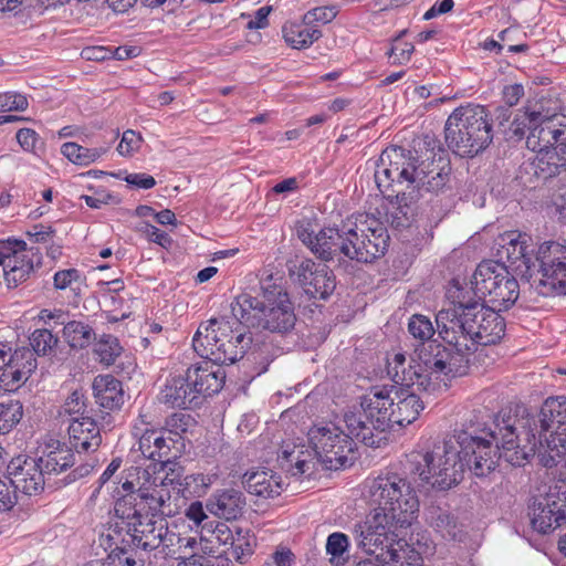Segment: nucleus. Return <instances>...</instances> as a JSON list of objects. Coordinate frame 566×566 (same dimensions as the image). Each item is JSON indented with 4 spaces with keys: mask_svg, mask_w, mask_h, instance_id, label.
Listing matches in <instances>:
<instances>
[{
    "mask_svg": "<svg viewBox=\"0 0 566 566\" xmlns=\"http://www.w3.org/2000/svg\"><path fill=\"white\" fill-rule=\"evenodd\" d=\"M489 310L479 302H458L449 308H443L436 315V324L439 336L448 344L430 343L419 352L422 364L410 365L405 368V355L396 354L394 377L403 385H418L424 389H431L433 381L431 374L446 377H460L468 373L469 356L473 350V340L476 336V327H480L481 313Z\"/></svg>",
    "mask_w": 566,
    "mask_h": 566,
    "instance_id": "obj_1",
    "label": "nucleus"
},
{
    "mask_svg": "<svg viewBox=\"0 0 566 566\" xmlns=\"http://www.w3.org/2000/svg\"><path fill=\"white\" fill-rule=\"evenodd\" d=\"M396 356L388 364V375L392 381L400 386L373 388L360 403L361 410L349 411L344 415L343 422L349 431L367 447L379 448L387 441L386 431L394 424L406 426L412 423L423 410L424 403L418 392H432L440 387V376L423 370L430 375L433 381L431 389H424L418 385H403L396 381L394 367Z\"/></svg>",
    "mask_w": 566,
    "mask_h": 566,
    "instance_id": "obj_2",
    "label": "nucleus"
},
{
    "mask_svg": "<svg viewBox=\"0 0 566 566\" xmlns=\"http://www.w3.org/2000/svg\"><path fill=\"white\" fill-rule=\"evenodd\" d=\"M297 237L319 260L373 262L385 254L389 235L384 224L368 214H359L356 221L347 220L340 227H326L315 231L312 223L301 222Z\"/></svg>",
    "mask_w": 566,
    "mask_h": 566,
    "instance_id": "obj_3",
    "label": "nucleus"
},
{
    "mask_svg": "<svg viewBox=\"0 0 566 566\" xmlns=\"http://www.w3.org/2000/svg\"><path fill=\"white\" fill-rule=\"evenodd\" d=\"M459 447L465 464L476 476H486L495 470L501 459L513 467L506 452H516L524 444V437L516 418L497 416L491 424L483 427L471 424L458 434Z\"/></svg>",
    "mask_w": 566,
    "mask_h": 566,
    "instance_id": "obj_4",
    "label": "nucleus"
},
{
    "mask_svg": "<svg viewBox=\"0 0 566 566\" xmlns=\"http://www.w3.org/2000/svg\"><path fill=\"white\" fill-rule=\"evenodd\" d=\"M524 444L516 452H506L513 463H524L538 452L546 468L554 467L566 454V397L547 398L537 416L516 418Z\"/></svg>",
    "mask_w": 566,
    "mask_h": 566,
    "instance_id": "obj_5",
    "label": "nucleus"
},
{
    "mask_svg": "<svg viewBox=\"0 0 566 566\" xmlns=\"http://www.w3.org/2000/svg\"><path fill=\"white\" fill-rule=\"evenodd\" d=\"M451 165L442 156L421 160L399 146L386 148L378 160L375 170V182L384 192L392 182H407L412 189L438 193L442 191L450 180Z\"/></svg>",
    "mask_w": 566,
    "mask_h": 566,
    "instance_id": "obj_6",
    "label": "nucleus"
},
{
    "mask_svg": "<svg viewBox=\"0 0 566 566\" xmlns=\"http://www.w3.org/2000/svg\"><path fill=\"white\" fill-rule=\"evenodd\" d=\"M259 296L240 294L231 302L232 315L248 327L276 334L290 333L296 323L294 304L272 275L261 280Z\"/></svg>",
    "mask_w": 566,
    "mask_h": 566,
    "instance_id": "obj_7",
    "label": "nucleus"
},
{
    "mask_svg": "<svg viewBox=\"0 0 566 566\" xmlns=\"http://www.w3.org/2000/svg\"><path fill=\"white\" fill-rule=\"evenodd\" d=\"M233 318H211L201 323L192 338L195 352L218 365H229L241 359L250 348L252 337L243 331L244 324Z\"/></svg>",
    "mask_w": 566,
    "mask_h": 566,
    "instance_id": "obj_8",
    "label": "nucleus"
},
{
    "mask_svg": "<svg viewBox=\"0 0 566 566\" xmlns=\"http://www.w3.org/2000/svg\"><path fill=\"white\" fill-rule=\"evenodd\" d=\"M448 147L460 157H474L493 140L492 119L482 105L468 104L455 108L444 125Z\"/></svg>",
    "mask_w": 566,
    "mask_h": 566,
    "instance_id": "obj_9",
    "label": "nucleus"
},
{
    "mask_svg": "<svg viewBox=\"0 0 566 566\" xmlns=\"http://www.w3.org/2000/svg\"><path fill=\"white\" fill-rule=\"evenodd\" d=\"M410 472L433 489L448 490L463 479L465 464L458 437L433 443L424 453L410 454Z\"/></svg>",
    "mask_w": 566,
    "mask_h": 566,
    "instance_id": "obj_10",
    "label": "nucleus"
},
{
    "mask_svg": "<svg viewBox=\"0 0 566 566\" xmlns=\"http://www.w3.org/2000/svg\"><path fill=\"white\" fill-rule=\"evenodd\" d=\"M368 495L394 525L408 528L418 517L419 500L410 482L398 474L379 475L368 484Z\"/></svg>",
    "mask_w": 566,
    "mask_h": 566,
    "instance_id": "obj_11",
    "label": "nucleus"
},
{
    "mask_svg": "<svg viewBox=\"0 0 566 566\" xmlns=\"http://www.w3.org/2000/svg\"><path fill=\"white\" fill-rule=\"evenodd\" d=\"M135 479L137 482V496L139 501L136 502L134 509H130L127 514L132 518H158L165 517L170 514V510L166 512L169 506L170 491L169 485L182 484L181 481H176L175 476L169 473H160L157 471V464H149L146 468L135 469Z\"/></svg>",
    "mask_w": 566,
    "mask_h": 566,
    "instance_id": "obj_12",
    "label": "nucleus"
},
{
    "mask_svg": "<svg viewBox=\"0 0 566 566\" xmlns=\"http://www.w3.org/2000/svg\"><path fill=\"white\" fill-rule=\"evenodd\" d=\"M471 285L475 296L491 303L497 311L509 308L520 295L518 282L507 265L497 261L481 262L472 275Z\"/></svg>",
    "mask_w": 566,
    "mask_h": 566,
    "instance_id": "obj_13",
    "label": "nucleus"
},
{
    "mask_svg": "<svg viewBox=\"0 0 566 566\" xmlns=\"http://www.w3.org/2000/svg\"><path fill=\"white\" fill-rule=\"evenodd\" d=\"M347 433L337 426L314 427L310 430V441L314 455L328 470H338L353 463L357 439L346 427Z\"/></svg>",
    "mask_w": 566,
    "mask_h": 566,
    "instance_id": "obj_14",
    "label": "nucleus"
},
{
    "mask_svg": "<svg viewBox=\"0 0 566 566\" xmlns=\"http://www.w3.org/2000/svg\"><path fill=\"white\" fill-rule=\"evenodd\" d=\"M123 523H126V535L123 544L133 545L136 549L150 552L161 547L165 555L175 554V544L179 542L177 534L169 531L165 517L132 518L130 514L122 512Z\"/></svg>",
    "mask_w": 566,
    "mask_h": 566,
    "instance_id": "obj_15",
    "label": "nucleus"
},
{
    "mask_svg": "<svg viewBox=\"0 0 566 566\" xmlns=\"http://www.w3.org/2000/svg\"><path fill=\"white\" fill-rule=\"evenodd\" d=\"M536 269L531 281L537 283L542 295L566 294V247L557 242H545L535 254Z\"/></svg>",
    "mask_w": 566,
    "mask_h": 566,
    "instance_id": "obj_16",
    "label": "nucleus"
},
{
    "mask_svg": "<svg viewBox=\"0 0 566 566\" xmlns=\"http://www.w3.org/2000/svg\"><path fill=\"white\" fill-rule=\"evenodd\" d=\"M531 525L541 534H548L566 523V481L548 486L545 494L533 499L530 505Z\"/></svg>",
    "mask_w": 566,
    "mask_h": 566,
    "instance_id": "obj_17",
    "label": "nucleus"
},
{
    "mask_svg": "<svg viewBox=\"0 0 566 566\" xmlns=\"http://www.w3.org/2000/svg\"><path fill=\"white\" fill-rule=\"evenodd\" d=\"M402 530L406 527L394 525L384 513L373 512L365 523L355 526L354 536L359 548L379 559V554L386 553L387 546L398 539Z\"/></svg>",
    "mask_w": 566,
    "mask_h": 566,
    "instance_id": "obj_18",
    "label": "nucleus"
},
{
    "mask_svg": "<svg viewBox=\"0 0 566 566\" xmlns=\"http://www.w3.org/2000/svg\"><path fill=\"white\" fill-rule=\"evenodd\" d=\"M40 263V256L28 250L22 240H0V266L8 284L17 286L25 281L34 270V263Z\"/></svg>",
    "mask_w": 566,
    "mask_h": 566,
    "instance_id": "obj_19",
    "label": "nucleus"
},
{
    "mask_svg": "<svg viewBox=\"0 0 566 566\" xmlns=\"http://www.w3.org/2000/svg\"><path fill=\"white\" fill-rule=\"evenodd\" d=\"M290 275L312 298L327 300L336 289V276L333 271L308 258L301 260L294 269L290 268Z\"/></svg>",
    "mask_w": 566,
    "mask_h": 566,
    "instance_id": "obj_20",
    "label": "nucleus"
},
{
    "mask_svg": "<svg viewBox=\"0 0 566 566\" xmlns=\"http://www.w3.org/2000/svg\"><path fill=\"white\" fill-rule=\"evenodd\" d=\"M531 242L530 235L516 231L505 232L497 240V256L528 281L533 279L536 269L534 250H530Z\"/></svg>",
    "mask_w": 566,
    "mask_h": 566,
    "instance_id": "obj_21",
    "label": "nucleus"
},
{
    "mask_svg": "<svg viewBox=\"0 0 566 566\" xmlns=\"http://www.w3.org/2000/svg\"><path fill=\"white\" fill-rule=\"evenodd\" d=\"M8 474L19 493L39 495L45 485V475L35 458L19 455L8 464Z\"/></svg>",
    "mask_w": 566,
    "mask_h": 566,
    "instance_id": "obj_22",
    "label": "nucleus"
},
{
    "mask_svg": "<svg viewBox=\"0 0 566 566\" xmlns=\"http://www.w3.org/2000/svg\"><path fill=\"white\" fill-rule=\"evenodd\" d=\"M133 434L138 437L139 451L144 458L151 460L150 464H157V471L160 473H168L166 469L171 464V449L170 443L165 438V431L140 428L138 424H134Z\"/></svg>",
    "mask_w": 566,
    "mask_h": 566,
    "instance_id": "obj_23",
    "label": "nucleus"
},
{
    "mask_svg": "<svg viewBox=\"0 0 566 566\" xmlns=\"http://www.w3.org/2000/svg\"><path fill=\"white\" fill-rule=\"evenodd\" d=\"M221 366L207 359L187 369V379L190 381L196 396H211L222 389L226 373Z\"/></svg>",
    "mask_w": 566,
    "mask_h": 566,
    "instance_id": "obj_24",
    "label": "nucleus"
},
{
    "mask_svg": "<svg viewBox=\"0 0 566 566\" xmlns=\"http://www.w3.org/2000/svg\"><path fill=\"white\" fill-rule=\"evenodd\" d=\"M36 368V359L27 347L14 350L13 358L0 374V387L7 391L17 390Z\"/></svg>",
    "mask_w": 566,
    "mask_h": 566,
    "instance_id": "obj_25",
    "label": "nucleus"
},
{
    "mask_svg": "<svg viewBox=\"0 0 566 566\" xmlns=\"http://www.w3.org/2000/svg\"><path fill=\"white\" fill-rule=\"evenodd\" d=\"M245 505L244 494L234 489L216 491L206 503L209 513L226 521L239 518L243 514Z\"/></svg>",
    "mask_w": 566,
    "mask_h": 566,
    "instance_id": "obj_26",
    "label": "nucleus"
},
{
    "mask_svg": "<svg viewBox=\"0 0 566 566\" xmlns=\"http://www.w3.org/2000/svg\"><path fill=\"white\" fill-rule=\"evenodd\" d=\"M556 119V115L548 116L541 112V120L534 124L526 135V147L535 153L553 150L552 147L565 134L563 129L557 128Z\"/></svg>",
    "mask_w": 566,
    "mask_h": 566,
    "instance_id": "obj_27",
    "label": "nucleus"
},
{
    "mask_svg": "<svg viewBox=\"0 0 566 566\" xmlns=\"http://www.w3.org/2000/svg\"><path fill=\"white\" fill-rule=\"evenodd\" d=\"M525 169L542 181L559 174L560 169L566 170V143L557 144L553 150L537 153Z\"/></svg>",
    "mask_w": 566,
    "mask_h": 566,
    "instance_id": "obj_28",
    "label": "nucleus"
},
{
    "mask_svg": "<svg viewBox=\"0 0 566 566\" xmlns=\"http://www.w3.org/2000/svg\"><path fill=\"white\" fill-rule=\"evenodd\" d=\"M69 437L73 448L82 451H95L102 443L97 423L91 417L72 418Z\"/></svg>",
    "mask_w": 566,
    "mask_h": 566,
    "instance_id": "obj_29",
    "label": "nucleus"
},
{
    "mask_svg": "<svg viewBox=\"0 0 566 566\" xmlns=\"http://www.w3.org/2000/svg\"><path fill=\"white\" fill-rule=\"evenodd\" d=\"M495 307H489L481 313L480 327H476V336L473 348L476 345L489 346L499 343L505 333L504 318Z\"/></svg>",
    "mask_w": 566,
    "mask_h": 566,
    "instance_id": "obj_30",
    "label": "nucleus"
},
{
    "mask_svg": "<svg viewBox=\"0 0 566 566\" xmlns=\"http://www.w3.org/2000/svg\"><path fill=\"white\" fill-rule=\"evenodd\" d=\"M96 402L105 409H116L124 403L122 382L113 376H97L93 381Z\"/></svg>",
    "mask_w": 566,
    "mask_h": 566,
    "instance_id": "obj_31",
    "label": "nucleus"
},
{
    "mask_svg": "<svg viewBox=\"0 0 566 566\" xmlns=\"http://www.w3.org/2000/svg\"><path fill=\"white\" fill-rule=\"evenodd\" d=\"M428 521L430 526L448 541L462 542L465 536L464 526L458 517L440 507L429 510Z\"/></svg>",
    "mask_w": 566,
    "mask_h": 566,
    "instance_id": "obj_32",
    "label": "nucleus"
},
{
    "mask_svg": "<svg viewBox=\"0 0 566 566\" xmlns=\"http://www.w3.org/2000/svg\"><path fill=\"white\" fill-rule=\"evenodd\" d=\"M242 483L249 493L265 499L280 495L282 491L281 478L268 471L247 472Z\"/></svg>",
    "mask_w": 566,
    "mask_h": 566,
    "instance_id": "obj_33",
    "label": "nucleus"
},
{
    "mask_svg": "<svg viewBox=\"0 0 566 566\" xmlns=\"http://www.w3.org/2000/svg\"><path fill=\"white\" fill-rule=\"evenodd\" d=\"M163 401L171 408H188L197 398L190 381L186 377H174L161 391Z\"/></svg>",
    "mask_w": 566,
    "mask_h": 566,
    "instance_id": "obj_34",
    "label": "nucleus"
},
{
    "mask_svg": "<svg viewBox=\"0 0 566 566\" xmlns=\"http://www.w3.org/2000/svg\"><path fill=\"white\" fill-rule=\"evenodd\" d=\"M285 42L293 49H305L322 36V31L304 20L300 23L286 22L282 28Z\"/></svg>",
    "mask_w": 566,
    "mask_h": 566,
    "instance_id": "obj_35",
    "label": "nucleus"
},
{
    "mask_svg": "<svg viewBox=\"0 0 566 566\" xmlns=\"http://www.w3.org/2000/svg\"><path fill=\"white\" fill-rule=\"evenodd\" d=\"M379 560L392 566H422L420 553L400 536L387 546L386 553L379 554Z\"/></svg>",
    "mask_w": 566,
    "mask_h": 566,
    "instance_id": "obj_36",
    "label": "nucleus"
},
{
    "mask_svg": "<svg viewBox=\"0 0 566 566\" xmlns=\"http://www.w3.org/2000/svg\"><path fill=\"white\" fill-rule=\"evenodd\" d=\"M36 460L44 475L50 476L60 474L73 467L75 455L71 448L65 444H57L55 449L50 450Z\"/></svg>",
    "mask_w": 566,
    "mask_h": 566,
    "instance_id": "obj_37",
    "label": "nucleus"
},
{
    "mask_svg": "<svg viewBox=\"0 0 566 566\" xmlns=\"http://www.w3.org/2000/svg\"><path fill=\"white\" fill-rule=\"evenodd\" d=\"M408 331L412 335L413 338L419 339L421 342V346L416 350L417 357H419V352L423 346H427L430 343H437L436 340H430L434 335V327L432 322L424 315L415 314L409 318ZM422 364L420 358L418 360L411 359L408 366L405 364V368L409 369L410 365H419Z\"/></svg>",
    "mask_w": 566,
    "mask_h": 566,
    "instance_id": "obj_38",
    "label": "nucleus"
},
{
    "mask_svg": "<svg viewBox=\"0 0 566 566\" xmlns=\"http://www.w3.org/2000/svg\"><path fill=\"white\" fill-rule=\"evenodd\" d=\"M106 148H86L76 143H64L61 147V153L73 164L80 166H88L99 159L105 153Z\"/></svg>",
    "mask_w": 566,
    "mask_h": 566,
    "instance_id": "obj_39",
    "label": "nucleus"
},
{
    "mask_svg": "<svg viewBox=\"0 0 566 566\" xmlns=\"http://www.w3.org/2000/svg\"><path fill=\"white\" fill-rule=\"evenodd\" d=\"M63 337L72 348H85L95 338V333L88 324L72 321L64 325Z\"/></svg>",
    "mask_w": 566,
    "mask_h": 566,
    "instance_id": "obj_40",
    "label": "nucleus"
},
{
    "mask_svg": "<svg viewBox=\"0 0 566 566\" xmlns=\"http://www.w3.org/2000/svg\"><path fill=\"white\" fill-rule=\"evenodd\" d=\"M23 415V405L20 400L0 402V434L10 433L21 422Z\"/></svg>",
    "mask_w": 566,
    "mask_h": 566,
    "instance_id": "obj_41",
    "label": "nucleus"
},
{
    "mask_svg": "<svg viewBox=\"0 0 566 566\" xmlns=\"http://www.w3.org/2000/svg\"><path fill=\"white\" fill-rule=\"evenodd\" d=\"M119 533L114 530V534H108L107 537L113 542L115 547H109L111 553L108 559L114 562V566H143L144 560L136 559L129 554V549H136L133 545L118 543Z\"/></svg>",
    "mask_w": 566,
    "mask_h": 566,
    "instance_id": "obj_42",
    "label": "nucleus"
},
{
    "mask_svg": "<svg viewBox=\"0 0 566 566\" xmlns=\"http://www.w3.org/2000/svg\"><path fill=\"white\" fill-rule=\"evenodd\" d=\"M279 460H281V465L284 467V462L292 463L294 462V468L296 469L293 472V475L304 474L311 470L312 463V452L308 450H303V447H293L289 449V446L282 449L279 454Z\"/></svg>",
    "mask_w": 566,
    "mask_h": 566,
    "instance_id": "obj_43",
    "label": "nucleus"
},
{
    "mask_svg": "<svg viewBox=\"0 0 566 566\" xmlns=\"http://www.w3.org/2000/svg\"><path fill=\"white\" fill-rule=\"evenodd\" d=\"M538 120H541L539 111L517 113L506 133L507 138H515L517 140L522 139L523 137L526 138V135L531 132V128H533L534 124H536Z\"/></svg>",
    "mask_w": 566,
    "mask_h": 566,
    "instance_id": "obj_44",
    "label": "nucleus"
},
{
    "mask_svg": "<svg viewBox=\"0 0 566 566\" xmlns=\"http://www.w3.org/2000/svg\"><path fill=\"white\" fill-rule=\"evenodd\" d=\"M255 539L249 531L240 527L235 528L234 543L231 544L233 558L244 564L254 553Z\"/></svg>",
    "mask_w": 566,
    "mask_h": 566,
    "instance_id": "obj_45",
    "label": "nucleus"
},
{
    "mask_svg": "<svg viewBox=\"0 0 566 566\" xmlns=\"http://www.w3.org/2000/svg\"><path fill=\"white\" fill-rule=\"evenodd\" d=\"M348 537L344 533H333L326 541V553L332 564L343 566L348 559Z\"/></svg>",
    "mask_w": 566,
    "mask_h": 566,
    "instance_id": "obj_46",
    "label": "nucleus"
},
{
    "mask_svg": "<svg viewBox=\"0 0 566 566\" xmlns=\"http://www.w3.org/2000/svg\"><path fill=\"white\" fill-rule=\"evenodd\" d=\"M32 354L46 356L50 355L59 343V338L46 328L35 329L29 337Z\"/></svg>",
    "mask_w": 566,
    "mask_h": 566,
    "instance_id": "obj_47",
    "label": "nucleus"
},
{
    "mask_svg": "<svg viewBox=\"0 0 566 566\" xmlns=\"http://www.w3.org/2000/svg\"><path fill=\"white\" fill-rule=\"evenodd\" d=\"M94 352L102 364L109 366L119 356L122 347L115 336L103 335L96 343Z\"/></svg>",
    "mask_w": 566,
    "mask_h": 566,
    "instance_id": "obj_48",
    "label": "nucleus"
},
{
    "mask_svg": "<svg viewBox=\"0 0 566 566\" xmlns=\"http://www.w3.org/2000/svg\"><path fill=\"white\" fill-rule=\"evenodd\" d=\"M196 427V419L185 412H175L167 417L165 421V430L179 438H182L188 432H192Z\"/></svg>",
    "mask_w": 566,
    "mask_h": 566,
    "instance_id": "obj_49",
    "label": "nucleus"
},
{
    "mask_svg": "<svg viewBox=\"0 0 566 566\" xmlns=\"http://www.w3.org/2000/svg\"><path fill=\"white\" fill-rule=\"evenodd\" d=\"M19 502V491L9 474L0 475V512H10Z\"/></svg>",
    "mask_w": 566,
    "mask_h": 566,
    "instance_id": "obj_50",
    "label": "nucleus"
},
{
    "mask_svg": "<svg viewBox=\"0 0 566 566\" xmlns=\"http://www.w3.org/2000/svg\"><path fill=\"white\" fill-rule=\"evenodd\" d=\"M28 98L17 92H6L0 94V113L22 112L28 108Z\"/></svg>",
    "mask_w": 566,
    "mask_h": 566,
    "instance_id": "obj_51",
    "label": "nucleus"
},
{
    "mask_svg": "<svg viewBox=\"0 0 566 566\" xmlns=\"http://www.w3.org/2000/svg\"><path fill=\"white\" fill-rule=\"evenodd\" d=\"M338 11L335 6L317 7L304 14V21L313 24V22H322L324 24L332 22Z\"/></svg>",
    "mask_w": 566,
    "mask_h": 566,
    "instance_id": "obj_52",
    "label": "nucleus"
},
{
    "mask_svg": "<svg viewBox=\"0 0 566 566\" xmlns=\"http://www.w3.org/2000/svg\"><path fill=\"white\" fill-rule=\"evenodd\" d=\"M15 137L20 146L27 151L38 154L41 148L42 142L36 132L31 128L19 129Z\"/></svg>",
    "mask_w": 566,
    "mask_h": 566,
    "instance_id": "obj_53",
    "label": "nucleus"
},
{
    "mask_svg": "<svg viewBox=\"0 0 566 566\" xmlns=\"http://www.w3.org/2000/svg\"><path fill=\"white\" fill-rule=\"evenodd\" d=\"M415 50V46L411 43L408 42H400V35L395 40V43L390 48V50L387 52L389 57H392L394 64H402L410 60L411 54Z\"/></svg>",
    "mask_w": 566,
    "mask_h": 566,
    "instance_id": "obj_54",
    "label": "nucleus"
},
{
    "mask_svg": "<svg viewBox=\"0 0 566 566\" xmlns=\"http://www.w3.org/2000/svg\"><path fill=\"white\" fill-rule=\"evenodd\" d=\"M86 410V405L84 400V395L78 391H73L71 396L66 399L63 405L64 413H67L72 418H81L84 417Z\"/></svg>",
    "mask_w": 566,
    "mask_h": 566,
    "instance_id": "obj_55",
    "label": "nucleus"
},
{
    "mask_svg": "<svg viewBox=\"0 0 566 566\" xmlns=\"http://www.w3.org/2000/svg\"><path fill=\"white\" fill-rule=\"evenodd\" d=\"M211 532V537L221 545H231L234 543L235 531L233 532L226 523L217 522L213 528L206 527Z\"/></svg>",
    "mask_w": 566,
    "mask_h": 566,
    "instance_id": "obj_56",
    "label": "nucleus"
},
{
    "mask_svg": "<svg viewBox=\"0 0 566 566\" xmlns=\"http://www.w3.org/2000/svg\"><path fill=\"white\" fill-rule=\"evenodd\" d=\"M295 560V554L289 547L279 546L265 563H272V566H294Z\"/></svg>",
    "mask_w": 566,
    "mask_h": 566,
    "instance_id": "obj_57",
    "label": "nucleus"
},
{
    "mask_svg": "<svg viewBox=\"0 0 566 566\" xmlns=\"http://www.w3.org/2000/svg\"><path fill=\"white\" fill-rule=\"evenodd\" d=\"M140 230L148 238V240L159 244L160 247L167 249L170 247L172 240L171 238L164 231L159 230L153 224L143 223Z\"/></svg>",
    "mask_w": 566,
    "mask_h": 566,
    "instance_id": "obj_58",
    "label": "nucleus"
},
{
    "mask_svg": "<svg viewBox=\"0 0 566 566\" xmlns=\"http://www.w3.org/2000/svg\"><path fill=\"white\" fill-rule=\"evenodd\" d=\"M142 137L134 130L127 129L124 132L122 140L117 147V151L123 155H130L135 149L139 147Z\"/></svg>",
    "mask_w": 566,
    "mask_h": 566,
    "instance_id": "obj_59",
    "label": "nucleus"
},
{
    "mask_svg": "<svg viewBox=\"0 0 566 566\" xmlns=\"http://www.w3.org/2000/svg\"><path fill=\"white\" fill-rule=\"evenodd\" d=\"M80 272L76 269H67L57 271L53 276L54 287L56 290H65L70 287L73 282H77Z\"/></svg>",
    "mask_w": 566,
    "mask_h": 566,
    "instance_id": "obj_60",
    "label": "nucleus"
},
{
    "mask_svg": "<svg viewBox=\"0 0 566 566\" xmlns=\"http://www.w3.org/2000/svg\"><path fill=\"white\" fill-rule=\"evenodd\" d=\"M124 180L128 185L140 189H150L156 185L155 178L147 174H128Z\"/></svg>",
    "mask_w": 566,
    "mask_h": 566,
    "instance_id": "obj_61",
    "label": "nucleus"
},
{
    "mask_svg": "<svg viewBox=\"0 0 566 566\" xmlns=\"http://www.w3.org/2000/svg\"><path fill=\"white\" fill-rule=\"evenodd\" d=\"M523 95L524 88L520 84L509 85L503 90V98L510 107L516 105Z\"/></svg>",
    "mask_w": 566,
    "mask_h": 566,
    "instance_id": "obj_62",
    "label": "nucleus"
},
{
    "mask_svg": "<svg viewBox=\"0 0 566 566\" xmlns=\"http://www.w3.org/2000/svg\"><path fill=\"white\" fill-rule=\"evenodd\" d=\"M271 12V7H262L256 10L255 15L248 22L249 29H263L268 25V17Z\"/></svg>",
    "mask_w": 566,
    "mask_h": 566,
    "instance_id": "obj_63",
    "label": "nucleus"
},
{
    "mask_svg": "<svg viewBox=\"0 0 566 566\" xmlns=\"http://www.w3.org/2000/svg\"><path fill=\"white\" fill-rule=\"evenodd\" d=\"M186 516L196 524H200L207 517L200 502L191 503L187 510Z\"/></svg>",
    "mask_w": 566,
    "mask_h": 566,
    "instance_id": "obj_64",
    "label": "nucleus"
}]
</instances>
